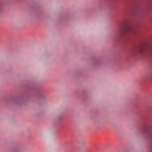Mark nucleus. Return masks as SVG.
Returning <instances> with one entry per match:
<instances>
[{
  "label": "nucleus",
  "instance_id": "2",
  "mask_svg": "<svg viewBox=\"0 0 152 152\" xmlns=\"http://www.w3.org/2000/svg\"><path fill=\"white\" fill-rule=\"evenodd\" d=\"M142 133H143L145 134L148 138L152 139V132L149 131L148 126H145V128L143 129ZM151 152H152V145Z\"/></svg>",
  "mask_w": 152,
  "mask_h": 152
},
{
  "label": "nucleus",
  "instance_id": "4",
  "mask_svg": "<svg viewBox=\"0 0 152 152\" xmlns=\"http://www.w3.org/2000/svg\"><path fill=\"white\" fill-rule=\"evenodd\" d=\"M132 54L133 56H135V51H133L132 52Z\"/></svg>",
  "mask_w": 152,
  "mask_h": 152
},
{
  "label": "nucleus",
  "instance_id": "1",
  "mask_svg": "<svg viewBox=\"0 0 152 152\" xmlns=\"http://www.w3.org/2000/svg\"><path fill=\"white\" fill-rule=\"evenodd\" d=\"M134 31V28L126 22L123 24L118 31V34L121 36H122L126 34H129Z\"/></svg>",
  "mask_w": 152,
  "mask_h": 152
},
{
  "label": "nucleus",
  "instance_id": "3",
  "mask_svg": "<svg viewBox=\"0 0 152 152\" xmlns=\"http://www.w3.org/2000/svg\"><path fill=\"white\" fill-rule=\"evenodd\" d=\"M139 51L140 53H142L143 52V50L142 48H139Z\"/></svg>",
  "mask_w": 152,
  "mask_h": 152
}]
</instances>
